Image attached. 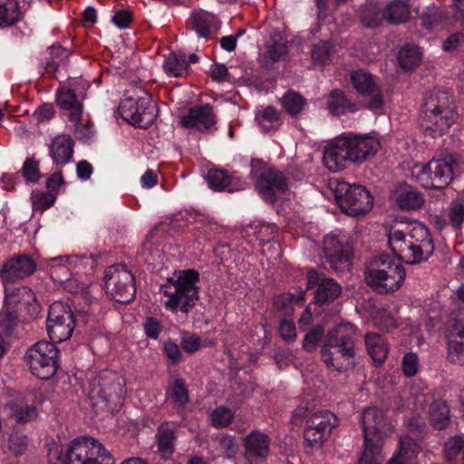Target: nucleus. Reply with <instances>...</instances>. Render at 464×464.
Wrapping results in <instances>:
<instances>
[{"mask_svg":"<svg viewBox=\"0 0 464 464\" xmlns=\"http://www.w3.org/2000/svg\"><path fill=\"white\" fill-rule=\"evenodd\" d=\"M256 120L258 121L263 132H268L281 124L278 111L271 105L266 107L261 112L256 114Z\"/></svg>","mask_w":464,"mask_h":464,"instance_id":"nucleus-42","label":"nucleus"},{"mask_svg":"<svg viewBox=\"0 0 464 464\" xmlns=\"http://www.w3.org/2000/svg\"><path fill=\"white\" fill-rule=\"evenodd\" d=\"M5 305L14 307H29L36 305L34 292L27 286H8L5 285Z\"/></svg>","mask_w":464,"mask_h":464,"instance_id":"nucleus-27","label":"nucleus"},{"mask_svg":"<svg viewBox=\"0 0 464 464\" xmlns=\"http://www.w3.org/2000/svg\"><path fill=\"white\" fill-rule=\"evenodd\" d=\"M25 359L34 376L49 380L58 370L59 351L53 342L40 341L27 350Z\"/></svg>","mask_w":464,"mask_h":464,"instance_id":"nucleus-9","label":"nucleus"},{"mask_svg":"<svg viewBox=\"0 0 464 464\" xmlns=\"http://www.w3.org/2000/svg\"><path fill=\"white\" fill-rule=\"evenodd\" d=\"M57 105L68 111L70 121H79V117L83 114V103L78 99L74 90L67 87H61L55 93Z\"/></svg>","mask_w":464,"mask_h":464,"instance_id":"nucleus-26","label":"nucleus"},{"mask_svg":"<svg viewBox=\"0 0 464 464\" xmlns=\"http://www.w3.org/2000/svg\"><path fill=\"white\" fill-rule=\"evenodd\" d=\"M22 174L27 181L37 182L42 176L38 162L33 158H27L23 164Z\"/></svg>","mask_w":464,"mask_h":464,"instance_id":"nucleus-52","label":"nucleus"},{"mask_svg":"<svg viewBox=\"0 0 464 464\" xmlns=\"http://www.w3.org/2000/svg\"><path fill=\"white\" fill-rule=\"evenodd\" d=\"M219 450L227 459H233L238 451L239 446L234 436L223 435L218 440Z\"/></svg>","mask_w":464,"mask_h":464,"instance_id":"nucleus-51","label":"nucleus"},{"mask_svg":"<svg viewBox=\"0 0 464 464\" xmlns=\"http://www.w3.org/2000/svg\"><path fill=\"white\" fill-rule=\"evenodd\" d=\"M421 61V53L419 47L407 44L403 45L398 53V63L404 71H411L417 67Z\"/></svg>","mask_w":464,"mask_h":464,"instance_id":"nucleus-36","label":"nucleus"},{"mask_svg":"<svg viewBox=\"0 0 464 464\" xmlns=\"http://www.w3.org/2000/svg\"><path fill=\"white\" fill-rule=\"evenodd\" d=\"M132 14L125 9L117 10L111 17V22L119 29H126L132 22Z\"/></svg>","mask_w":464,"mask_h":464,"instance_id":"nucleus-58","label":"nucleus"},{"mask_svg":"<svg viewBox=\"0 0 464 464\" xmlns=\"http://www.w3.org/2000/svg\"><path fill=\"white\" fill-rule=\"evenodd\" d=\"M420 451L419 446L410 437H402L400 440V450L394 456L399 457L404 461L410 463V461L416 458Z\"/></svg>","mask_w":464,"mask_h":464,"instance_id":"nucleus-48","label":"nucleus"},{"mask_svg":"<svg viewBox=\"0 0 464 464\" xmlns=\"http://www.w3.org/2000/svg\"><path fill=\"white\" fill-rule=\"evenodd\" d=\"M459 158L455 153H440L428 163L415 164L412 175L425 188L442 189L452 181L459 171Z\"/></svg>","mask_w":464,"mask_h":464,"instance_id":"nucleus-6","label":"nucleus"},{"mask_svg":"<svg viewBox=\"0 0 464 464\" xmlns=\"http://www.w3.org/2000/svg\"><path fill=\"white\" fill-rule=\"evenodd\" d=\"M163 68L171 77H180L188 71L187 55L182 52H172L165 58Z\"/></svg>","mask_w":464,"mask_h":464,"instance_id":"nucleus-34","label":"nucleus"},{"mask_svg":"<svg viewBox=\"0 0 464 464\" xmlns=\"http://www.w3.org/2000/svg\"><path fill=\"white\" fill-rule=\"evenodd\" d=\"M419 18L421 27L430 33L443 26L448 22L449 15L444 7L429 5L422 8Z\"/></svg>","mask_w":464,"mask_h":464,"instance_id":"nucleus-28","label":"nucleus"},{"mask_svg":"<svg viewBox=\"0 0 464 464\" xmlns=\"http://www.w3.org/2000/svg\"><path fill=\"white\" fill-rule=\"evenodd\" d=\"M324 250L330 266L337 270L339 266H348L351 258V247L343 239L334 235L324 238Z\"/></svg>","mask_w":464,"mask_h":464,"instance_id":"nucleus-22","label":"nucleus"},{"mask_svg":"<svg viewBox=\"0 0 464 464\" xmlns=\"http://www.w3.org/2000/svg\"><path fill=\"white\" fill-rule=\"evenodd\" d=\"M11 414L17 422L24 423L34 420L37 412L34 406L23 402H14L11 407Z\"/></svg>","mask_w":464,"mask_h":464,"instance_id":"nucleus-47","label":"nucleus"},{"mask_svg":"<svg viewBox=\"0 0 464 464\" xmlns=\"http://www.w3.org/2000/svg\"><path fill=\"white\" fill-rule=\"evenodd\" d=\"M337 425L338 419L333 412L325 410L314 411L306 420L304 440L311 447L320 448Z\"/></svg>","mask_w":464,"mask_h":464,"instance_id":"nucleus-14","label":"nucleus"},{"mask_svg":"<svg viewBox=\"0 0 464 464\" xmlns=\"http://www.w3.org/2000/svg\"><path fill=\"white\" fill-rule=\"evenodd\" d=\"M233 419V411L225 406L216 408L211 414L212 425L219 429L228 426Z\"/></svg>","mask_w":464,"mask_h":464,"instance_id":"nucleus-50","label":"nucleus"},{"mask_svg":"<svg viewBox=\"0 0 464 464\" xmlns=\"http://www.w3.org/2000/svg\"><path fill=\"white\" fill-rule=\"evenodd\" d=\"M361 20L363 26L375 28L377 26V6L370 5L365 7L362 12Z\"/></svg>","mask_w":464,"mask_h":464,"instance_id":"nucleus-59","label":"nucleus"},{"mask_svg":"<svg viewBox=\"0 0 464 464\" xmlns=\"http://www.w3.org/2000/svg\"><path fill=\"white\" fill-rule=\"evenodd\" d=\"M270 440L266 434L253 430L244 439L245 457L247 459H266L269 452Z\"/></svg>","mask_w":464,"mask_h":464,"instance_id":"nucleus-25","label":"nucleus"},{"mask_svg":"<svg viewBox=\"0 0 464 464\" xmlns=\"http://www.w3.org/2000/svg\"><path fill=\"white\" fill-rule=\"evenodd\" d=\"M64 184L61 172H55L46 180V191L33 192V203H55L60 188Z\"/></svg>","mask_w":464,"mask_h":464,"instance_id":"nucleus-31","label":"nucleus"},{"mask_svg":"<svg viewBox=\"0 0 464 464\" xmlns=\"http://www.w3.org/2000/svg\"><path fill=\"white\" fill-rule=\"evenodd\" d=\"M125 393V380L112 371H102L90 382V399L96 404L104 403L111 411L121 404Z\"/></svg>","mask_w":464,"mask_h":464,"instance_id":"nucleus-8","label":"nucleus"},{"mask_svg":"<svg viewBox=\"0 0 464 464\" xmlns=\"http://www.w3.org/2000/svg\"><path fill=\"white\" fill-rule=\"evenodd\" d=\"M285 111L291 116L298 115L306 104V100L299 93L288 91L281 99Z\"/></svg>","mask_w":464,"mask_h":464,"instance_id":"nucleus-43","label":"nucleus"},{"mask_svg":"<svg viewBox=\"0 0 464 464\" xmlns=\"http://www.w3.org/2000/svg\"><path fill=\"white\" fill-rule=\"evenodd\" d=\"M75 327L71 308L63 302H55L49 307L46 330L53 343L69 339Z\"/></svg>","mask_w":464,"mask_h":464,"instance_id":"nucleus-13","label":"nucleus"},{"mask_svg":"<svg viewBox=\"0 0 464 464\" xmlns=\"http://www.w3.org/2000/svg\"><path fill=\"white\" fill-rule=\"evenodd\" d=\"M324 329L323 325L314 326L310 332H308L303 341V347L306 351H313L315 349L316 344L321 340L324 334Z\"/></svg>","mask_w":464,"mask_h":464,"instance_id":"nucleus-54","label":"nucleus"},{"mask_svg":"<svg viewBox=\"0 0 464 464\" xmlns=\"http://www.w3.org/2000/svg\"><path fill=\"white\" fill-rule=\"evenodd\" d=\"M448 356L452 362L464 363V334H459L449 340Z\"/></svg>","mask_w":464,"mask_h":464,"instance_id":"nucleus-46","label":"nucleus"},{"mask_svg":"<svg viewBox=\"0 0 464 464\" xmlns=\"http://www.w3.org/2000/svg\"><path fill=\"white\" fill-rule=\"evenodd\" d=\"M48 150L53 164L63 168L72 160L74 141L70 135H57L49 144Z\"/></svg>","mask_w":464,"mask_h":464,"instance_id":"nucleus-23","label":"nucleus"},{"mask_svg":"<svg viewBox=\"0 0 464 464\" xmlns=\"http://www.w3.org/2000/svg\"><path fill=\"white\" fill-rule=\"evenodd\" d=\"M374 143L370 134L343 133L325 147L323 161L329 170L341 171L348 163L363 162L372 153Z\"/></svg>","mask_w":464,"mask_h":464,"instance_id":"nucleus-2","label":"nucleus"},{"mask_svg":"<svg viewBox=\"0 0 464 464\" xmlns=\"http://www.w3.org/2000/svg\"><path fill=\"white\" fill-rule=\"evenodd\" d=\"M199 274L194 269H184L168 277L167 282L160 285V292L168 296L165 307L172 312L189 313L199 298Z\"/></svg>","mask_w":464,"mask_h":464,"instance_id":"nucleus-4","label":"nucleus"},{"mask_svg":"<svg viewBox=\"0 0 464 464\" xmlns=\"http://www.w3.org/2000/svg\"><path fill=\"white\" fill-rule=\"evenodd\" d=\"M350 80L356 92L362 96L372 95L376 87L372 75L363 70L353 71Z\"/></svg>","mask_w":464,"mask_h":464,"instance_id":"nucleus-35","label":"nucleus"},{"mask_svg":"<svg viewBox=\"0 0 464 464\" xmlns=\"http://www.w3.org/2000/svg\"><path fill=\"white\" fill-rule=\"evenodd\" d=\"M227 67L223 63H215L210 70V77L213 81L221 82L228 80Z\"/></svg>","mask_w":464,"mask_h":464,"instance_id":"nucleus-64","label":"nucleus"},{"mask_svg":"<svg viewBox=\"0 0 464 464\" xmlns=\"http://www.w3.org/2000/svg\"><path fill=\"white\" fill-rule=\"evenodd\" d=\"M459 112L452 93L434 90L425 97L420 117V126L425 136H442L456 122Z\"/></svg>","mask_w":464,"mask_h":464,"instance_id":"nucleus-3","label":"nucleus"},{"mask_svg":"<svg viewBox=\"0 0 464 464\" xmlns=\"http://www.w3.org/2000/svg\"><path fill=\"white\" fill-rule=\"evenodd\" d=\"M208 187L215 191L234 192L239 188V180L224 169H210L206 176Z\"/></svg>","mask_w":464,"mask_h":464,"instance_id":"nucleus-29","label":"nucleus"},{"mask_svg":"<svg viewBox=\"0 0 464 464\" xmlns=\"http://www.w3.org/2000/svg\"><path fill=\"white\" fill-rule=\"evenodd\" d=\"M402 218L383 224L386 243L393 254L409 264L426 261L434 251V245L428 228L421 223H414L408 231Z\"/></svg>","mask_w":464,"mask_h":464,"instance_id":"nucleus-1","label":"nucleus"},{"mask_svg":"<svg viewBox=\"0 0 464 464\" xmlns=\"http://www.w3.org/2000/svg\"><path fill=\"white\" fill-rule=\"evenodd\" d=\"M447 216L453 227H459L464 221V205H452Z\"/></svg>","mask_w":464,"mask_h":464,"instance_id":"nucleus-62","label":"nucleus"},{"mask_svg":"<svg viewBox=\"0 0 464 464\" xmlns=\"http://www.w3.org/2000/svg\"><path fill=\"white\" fill-rule=\"evenodd\" d=\"M326 103L329 112L334 116H341L357 111L356 104L340 89H334L329 92Z\"/></svg>","mask_w":464,"mask_h":464,"instance_id":"nucleus-30","label":"nucleus"},{"mask_svg":"<svg viewBox=\"0 0 464 464\" xmlns=\"http://www.w3.org/2000/svg\"><path fill=\"white\" fill-rule=\"evenodd\" d=\"M335 203H374L373 198L365 187L357 184H349L344 180L336 179L330 182Z\"/></svg>","mask_w":464,"mask_h":464,"instance_id":"nucleus-19","label":"nucleus"},{"mask_svg":"<svg viewBox=\"0 0 464 464\" xmlns=\"http://www.w3.org/2000/svg\"><path fill=\"white\" fill-rule=\"evenodd\" d=\"M164 353L172 363H178L182 357L179 346L173 341H167L164 343Z\"/></svg>","mask_w":464,"mask_h":464,"instance_id":"nucleus-63","label":"nucleus"},{"mask_svg":"<svg viewBox=\"0 0 464 464\" xmlns=\"http://www.w3.org/2000/svg\"><path fill=\"white\" fill-rule=\"evenodd\" d=\"M462 44H464V34L456 32L450 34L442 43V50L445 53H451L457 51Z\"/></svg>","mask_w":464,"mask_h":464,"instance_id":"nucleus-56","label":"nucleus"},{"mask_svg":"<svg viewBox=\"0 0 464 464\" xmlns=\"http://www.w3.org/2000/svg\"><path fill=\"white\" fill-rule=\"evenodd\" d=\"M104 288L118 303L127 304L134 299L136 285L134 276L124 265H113L105 270Z\"/></svg>","mask_w":464,"mask_h":464,"instance_id":"nucleus-11","label":"nucleus"},{"mask_svg":"<svg viewBox=\"0 0 464 464\" xmlns=\"http://www.w3.org/2000/svg\"><path fill=\"white\" fill-rule=\"evenodd\" d=\"M383 17L391 24L405 23L411 17L409 5L401 0L392 2L385 8Z\"/></svg>","mask_w":464,"mask_h":464,"instance_id":"nucleus-38","label":"nucleus"},{"mask_svg":"<svg viewBox=\"0 0 464 464\" xmlns=\"http://www.w3.org/2000/svg\"><path fill=\"white\" fill-rule=\"evenodd\" d=\"M70 54V51L60 44H54L48 47L40 61V66L44 70L43 73L48 77L54 78L59 66Z\"/></svg>","mask_w":464,"mask_h":464,"instance_id":"nucleus-24","label":"nucleus"},{"mask_svg":"<svg viewBox=\"0 0 464 464\" xmlns=\"http://www.w3.org/2000/svg\"><path fill=\"white\" fill-rule=\"evenodd\" d=\"M18 315L16 309L5 306L0 312V329L10 334L16 327Z\"/></svg>","mask_w":464,"mask_h":464,"instance_id":"nucleus-49","label":"nucleus"},{"mask_svg":"<svg viewBox=\"0 0 464 464\" xmlns=\"http://www.w3.org/2000/svg\"><path fill=\"white\" fill-rule=\"evenodd\" d=\"M396 327V319L392 312L379 311V330L389 332Z\"/></svg>","mask_w":464,"mask_h":464,"instance_id":"nucleus-61","label":"nucleus"},{"mask_svg":"<svg viewBox=\"0 0 464 464\" xmlns=\"http://www.w3.org/2000/svg\"><path fill=\"white\" fill-rule=\"evenodd\" d=\"M187 27L198 38L212 39L219 31L221 22L213 13L203 9L193 10L186 22Z\"/></svg>","mask_w":464,"mask_h":464,"instance_id":"nucleus-18","label":"nucleus"},{"mask_svg":"<svg viewBox=\"0 0 464 464\" xmlns=\"http://www.w3.org/2000/svg\"><path fill=\"white\" fill-rule=\"evenodd\" d=\"M405 278V271L397 259L379 256V294L398 290Z\"/></svg>","mask_w":464,"mask_h":464,"instance_id":"nucleus-15","label":"nucleus"},{"mask_svg":"<svg viewBox=\"0 0 464 464\" xmlns=\"http://www.w3.org/2000/svg\"><path fill=\"white\" fill-rule=\"evenodd\" d=\"M176 436L173 430L166 425H160L158 429L157 441L158 451L164 459H169L174 452Z\"/></svg>","mask_w":464,"mask_h":464,"instance_id":"nucleus-37","label":"nucleus"},{"mask_svg":"<svg viewBox=\"0 0 464 464\" xmlns=\"http://www.w3.org/2000/svg\"><path fill=\"white\" fill-rule=\"evenodd\" d=\"M82 117H79V121H71L74 122V133L76 138L82 142H86L92 140L94 136V130L92 129L93 123L92 121L82 123Z\"/></svg>","mask_w":464,"mask_h":464,"instance_id":"nucleus-53","label":"nucleus"},{"mask_svg":"<svg viewBox=\"0 0 464 464\" xmlns=\"http://www.w3.org/2000/svg\"><path fill=\"white\" fill-rule=\"evenodd\" d=\"M390 198L392 203H424L421 193L405 182L395 186L391 192Z\"/></svg>","mask_w":464,"mask_h":464,"instance_id":"nucleus-32","label":"nucleus"},{"mask_svg":"<svg viewBox=\"0 0 464 464\" xmlns=\"http://www.w3.org/2000/svg\"><path fill=\"white\" fill-rule=\"evenodd\" d=\"M217 123L213 107L205 103L189 108L188 113L181 117L180 124L186 129H197L199 131L209 130Z\"/></svg>","mask_w":464,"mask_h":464,"instance_id":"nucleus-21","label":"nucleus"},{"mask_svg":"<svg viewBox=\"0 0 464 464\" xmlns=\"http://www.w3.org/2000/svg\"><path fill=\"white\" fill-rule=\"evenodd\" d=\"M22 17L17 0H0V27L15 24Z\"/></svg>","mask_w":464,"mask_h":464,"instance_id":"nucleus-33","label":"nucleus"},{"mask_svg":"<svg viewBox=\"0 0 464 464\" xmlns=\"http://www.w3.org/2000/svg\"><path fill=\"white\" fill-rule=\"evenodd\" d=\"M431 424L437 429H442L449 420V408L443 401H434L430 407Z\"/></svg>","mask_w":464,"mask_h":464,"instance_id":"nucleus-45","label":"nucleus"},{"mask_svg":"<svg viewBox=\"0 0 464 464\" xmlns=\"http://www.w3.org/2000/svg\"><path fill=\"white\" fill-rule=\"evenodd\" d=\"M118 110L122 120L135 128L146 130L157 118L156 106L149 95L137 99L126 97L121 101Z\"/></svg>","mask_w":464,"mask_h":464,"instance_id":"nucleus-10","label":"nucleus"},{"mask_svg":"<svg viewBox=\"0 0 464 464\" xmlns=\"http://www.w3.org/2000/svg\"><path fill=\"white\" fill-rule=\"evenodd\" d=\"M168 399L177 411H182L188 402V392L180 379L172 382L170 391L168 392Z\"/></svg>","mask_w":464,"mask_h":464,"instance_id":"nucleus-40","label":"nucleus"},{"mask_svg":"<svg viewBox=\"0 0 464 464\" xmlns=\"http://www.w3.org/2000/svg\"><path fill=\"white\" fill-rule=\"evenodd\" d=\"M49 461L53 464H114V459L104 446L92 437L74 439L63 452L59 447L50 450Z\"/></svg>","mask_w":464,"mask_h":464,"instance_id":"nucleus-5","label":"nucleus"},{"mask_svg":"<svg viewBox=\"0 0 464 464\" xmlns=\"http://www.w3.org/2000/svg\"><path fill=\"white\" fill-rule=\"evenodd\" d=\"M349 329L352 330L353 325L347 324L338 325L328 332L325 343L321 348L322 360L328 368L342 372L352 367L354 340L350 334H345Z\"/></svg>","mask_w":464,"mask_h":464,"instance_id":"nucleus-7","label":"nucleus"},{"mask_svg":"<svg viewBox=\"0 0 464 464\" xmlns=\"http://www.w3.org/2000/svg\"><path fill=\"white\" fill-rule=\"evenodd\" d=\"M36 269L34 260L26 255H17L6 260L0 269L5 285L14 284L33 275Z\"/></svg>","mask_w":464,"mask_h":464,"instance_id":"nucleus-17","label":"nucleus"},{"mask_svg":"<svg viewBox=\"0 0 464 464\" xmlns=\"http://www.w3.org/2000/svg\"><path fill=\"white\" fill-rule=\"evenodd\" d=\"M317 286L314 294V302L324 304L333 302L341 294V286L332 278H323L319 273L310 270L307 273V288Z\"/></svg>","mask_w":464,"mask_h":464,"instance_id":"nucleus-20","label":"nucleus"},{"mask_svg":"<svg viewBox=\"0 0 464 464\" xmlns=\"http://www.w3.org/2000/svg\"><path fill=\"white\" fill-rule=\"evenodd\" d=\"M80 261H85L84 265H90L92 267L95 264L92 256L87 257L86 255H72V256H60L56 257L50 258L48 260V266L50 268V273L54 270H58L60 266H64L66 265L75 266Z\"/></svg>","mask_w":464,"mask_h":464,"instance_id":"nucleus-41","label":"nucleus"},{"mask_svg":"<svg viewBox=\"0 0 464 464\" xmlns=\"http://www.w3.org/2000/svg\"><path fill=\"white\" fill-rule=\"evenodd\" d=\"M361 418L364 435V450L358 464H377L375 456L377 409L375 407H368L364 409Z\"/></svg>","mask_w":464,"mask_h":464,"instance_id":"nucleus-16","label":"nucleus"},{"mask_svg":"<svg viewBox=\"0 0 464 464\" xmlns=\"http://www.w3.org/2000/svg\"><path fill=\"white\" fill-rule=\"evenodd\" d=\"M256 189L266 203L290 200V184L284 173L276 168H267L256 178Z\"/></svg>","mask_w":464,"mask_h":464,"instance_id":"nucleus-12","label":"nucleus"},{"mask_svg":"<svg viewBox=\"0 0 464 464\" xmlns=\"http://www.w3.org/2000/svg\"><path fill=\"white\" fill-rule=\"evenodd\" d=\"M419 369V359L416 353H408L402 360V371L407 377L414 376Z\"/></svg>","mask_w":464,"mask_h":464,"instance_id":"nucleus-57","label":"nucleus"},{"mask_svg":"<svg viewBox=\"0 0 464 464\" xmlns=\"http://www.w3.org/2000/svg\"><path fill=\"white\" fill-rule=\"evenodd\" d=\"M287 53V42L282 33L274 31L267 44V54L273 63L279 62Z\"/></svg>","mask_w":464,"mask_h":464,"instance_id":"nucleus-39","label":"nucleus"},{"mask_svg":"<svg viewBox=\"0 0 464 464\" xmlns=\"http://www.w3.org/2000/svg\"><path fill=\"white\" fill-rule=\"evenodd\" d=\"M180 345L187 353H193L200 348L201 339L197 334L186 333L181 336Z\"/></svg>","mask_w":464,"mask_h":464,"instance_id":"nucleus-55","label":"nucleus"},{"mask_svg":"<svg viewBox=\"0 0 464 464\" xmlns=\"http://www.w3.org/2000/svg\"><path fill=\"white\" fill-rule=\"evenodd\" d=\"M334 46L327 41L321 40L313 45L311 58L315 64L325 65L331 62Z\"/></svg>","mask_w":464,"mask_h":464,"instance_id":"nucleus-44","label":"nucleus"},{"mask_svg":"<svg viewBox=\"0 0 464 464\" xmlns=\"http://www.w3.org/2000/svg\"><path fill=\"white\" fill-rule=\"evenodd\" d=\"M464 448V438L455 436L450 438L445 443V451L449 458L456 456Z\"/></svg>","mask_w":464,"mask_h":464,"instance_id":"nucleus-60","label":"nucleus"}]
</instances>
